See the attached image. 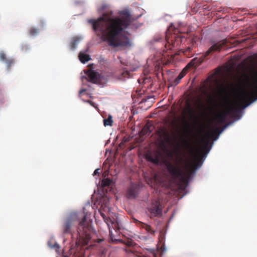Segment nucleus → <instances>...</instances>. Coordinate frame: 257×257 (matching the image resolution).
Wrapping results in <instances>:
<instances>
[{"label": "nucleus", "instance_id": "nucleus-1", "mask_svg": "<svg viewBox=\"0 0 257 257\" xmlns=\"http://www.w3.org/2000/svg\"><path fill=\"white\" fill-rule=\"evenodd\" d=\"M120 16L112 18V12L104 13L97 20H91L94 30L100 32L104 40L113 47H130L131 43L126 36H121V33L132 22V16L127 10L119 13Z\"/></svg>", "mask_w": 257, "mask_h": 257}, {"label": "nucleus", "instance_id": "nucleus-2", "mask_svg": "<svg viewBox=\"0 0 257 257\" xmlns=\"http://www.w3.org/2000/svg\"><path fill=\"white\" fill-rule=\"evenodd\" d=\"M202 163V161L201 160L199 161L198 163H195L193 166L189 167L186 170L185 173L183 172L182 169L177 164H174L167 162L166 163L165 165L168 172L173 179H178L182 182L187 183L192 175L195 174L196 169L198 167L199 164H200V165H201Z\"/></svg>", "mask_w": 257, "mask_h": 257}, {"label": "nucleus", "instance_id": "nucleus-3", "mask_svg": "<svg viewBox=\"0 0 257 257\" xmlns=\"http://www.w3.org/2000/svg\"><path fill=\"white\" fill-rule=\"evenodd\" d=\"M91 231V226L89 223L86 221V216H83L82 220L79 222L77 229V236L75 246L77 248L74 249L72 246L71 247V253H76V251L80 249L79 246H83L88 244L90 240L91 236L90 233Z\"/></svg>", "mask_w": 257, "mask_h": 257}, {"label": "nucleus", "instance_id": "nucleus-4", "mask_svg": "<svg viewBox=\"0 0 257 257\" xmlns=\"http://www.w3.org/2000/svg\"><path fill=\"white\" fill-rule=\"evenodd\" d=\"M227 40H222L213 44L208 50L200 57H195L187 64L186 68L188 67H196L200 65L205 59L206 57L215 52H220L223 47L227 46L226 45Z\"/></svg>", "mask_w": 257, "mask_h": 257}, {"label": "nucleus", "instance_id": "nucleus-5", "mask_svg": "<svg viewBox=\"0 0 257 257\" xmlns=\"http://www.w3.org/2000/svg\"><path fill=\"white\" fill-rule=\"evenodd\" d=\"M184 39L185 38L182 35L175 33L171 34L170 30H168L166 35V43L163 50V55L165 57V53H169L166 54L167 56L170 55V52H168V51L177 49Z\"/></svg>", "mask_w": 257, "mask_h": 257}, {"label": "nucleus", "instance_id": "nucleus-6", "mask_svg": "<svg viewBox=\"0 0 257 257\" xmlns=\"http://www.w3.org/2000/svg\"><path fill=\"white\" fill-rule=\"evenodd\" d=\"M250 90H243L240 93L239 100L246 103L244 104L243 108L249 105L253 101L257 99V77L250 85Z\"/></svg>", "mask_w": 257, "mask_h": 257}, {"label": "nucleus", "instance_id": "nucleus-7", "mask_svg": "<svg viewBox=\"0 0 257 257\" xmlns=\"http://www.w3.org/2000/svg\"><path fill=\"white\" fill-rule=\"evenodd\" d=\"M240 112V110L236 104L230 105L227 102V106L223 112L217 115V119L220 123H223L227 116L231 117H237Z\"/></svg>", "mask_w": 257, "mask_h": 257}, {"label": "nucleus", "instance_id": "nucleus-8", "mask_svg": "<svg viewBox=\"0 0 257 257\" xmlns=\"http://www.w3.org/2000/svg\"><path fill=\"white\" fill-rule=\"evenodd\" d=\"M101 215L102 217L104 222L107 224V226L109 228V242H114L115 241H119V240L114 239L112 234V229H114L115 231L119 230L120 229L118 222L114 219L112 220L109 217L106 216L104 213H101Z\"/></svg>", "mask_w": 257, "mask_h": 257}, {"label": "nucleus", "instance_id": "nucleus-9", "mask_svg": "<svg viewBox=\"0 0 257 257\" xmlns=\"http://www.w3.org/2000/svg\"><path fill=\"white\" fill-rule=\"evenodd\" d=\"M199 39L197 36L193 35L186 40L189 46L183 51L184 55L189 58L193 56V48L196 47L197 42L198 41Z\"/></svg>", "mask_w": 257, "mask_h": 257}, {"label": "nucleus", "instance_id": "nucleus-10", "mask_svg": "<svg viewBox=\"0 0 257 257\" xmlns=\"http://www.w3.org/2000/svg\"><path fill=\"white\" fill-rule=\"evenodd\" d=\"M148 210L153 216L161 215L162 212V206L159 200H155L153 202Z\"/></svg>", "mask_w": 257, "mask_h": 257}, {"label": "nucleus", "instance_id": "nucleus-11", "mask_svg": "<svg viewBox=\"0 0 257 257\" xmlns=\"http://www.w3.org/2000/svg\"><path fill=\"white\" fill-rule=\"evenodd\" d=\"M114 76L116 79L124 81L131 77V73L126 68L122 67L119 69Z\"/></svg>", "mask_w": 257, "mask_h": 257}, {"label": "nucleus", "instance_id": "nucleus-12", "mask_svg": "<svg viewBox=\"0 0 257 257\" xmlns=\"http://www.w3.org/2000/svg\"><path fill=\"white\" fill-rule=\"evenodd\" d=\"M73 224V220L71 217L66 218L62 226V230L63 234H71L72 235V227Z\"/></svg>", "mask_w": 257, "mask_h": 257}, {"label": "nucleus", "instance_id": "nucleus-13", "mask_svg": "<svg viewBox=\"0 0 257 257\" xmlns=\"http://www.w3.org/2000/svg\"><path fill=\"white\" fill-rule=\"evenodd\" d=\"M88 80L93 83H99L100 81V75L93 70H89L86 72Z\"/></svg>", "mask_w": 257, "mask_h": 257}, {"label": "nucleus", "instance_id": "nucleus-14", "mask_svg": "<svg viewBox=\"0 0 257 257\" xmlns=\"http://www.w3.org/2000/svg\"><path fill=\"white\" fill-rule=\"evenodd\" d=\"M139 193V188L134 185H132L130 187L126 192V195L129 199H134L138 195Z\"/></svg>", "mask_w": 257, "mask_h": 257}, {"label": "nucleus", "instance_id": "nucleus-15", "mask_svg": "<svg viewBox=\"0 0 257 257\" xmlns=\"http://www.w3.org/2000/svg\"><path fill=\"white\" fill-rule=\"evenodd\" d=\"M125 250L126 252L130 253L129 257H156L155 253L152 252H150L149 255H144L136 253L133 249L125 248Z\"/></svg>", "mask_w": 257, "mask_h": 257}, {"label": "nucleus", "instance_id": "nucleus-16", "mask_svg": "<svg viewBox=\"0 0 257 257\" xmlns=\"http://www.w3.org/2000/svg\"><path fill=\"white\" fill-rule=\"evenodd\" d=\"M146 159L148 161L151 162L154 164H158L160 161V154L155 153L154 154L148 155Z\"/></svg>", "mask_w": 257, "mask_h": 257}, {"label": "nucleus", "instance_id": "nucleus-17", "mask_svg": "<svg viewBox=\"0 0 257 257\" xmlns=\"http://www.w3.org/2000/svg\"><path fill=\"white\" fill-rule=\"evenodd\" d=\"M0 59L2 61L5 62L7 64L8 70L10 68L11 66L14 63V60L13 59L7 58L6 54L3 52L0 53Z\"/></svg>", "mask_w": 257, "mask_h": 257}, {"label": "nucleus", "instance_id": "nucleus-18", "mask_svg": "<svg viewBox=\"0 0 257 257\" xmlns=\"http://www.w3.org/2000/svg\"><path fill=\"white\" fill-rule=\"evenodd\" d=\"M78 57L80 61L83 63H85L90 60V56L83 52H80Z\"/></svg>", "mask_w": 257, "mask_h": 257}, {"label": "nucleus", "instance_id": "nucleus-19", "mask_svg": "<svg viewBox=\"0 0 257 257\" xmlns=\"http://www.w3.org/2000/svg\"><path fill=\"white\" fill-rule=\"evenodd\" d=\"M188 113L190 118L195 121H197L198 120V117L195 112V111L191 107L190 105L188 104Z\"/></svg>", "mask_w": 257, "mask_h": 257}, {"label": "nucleus", "instance_id": "nucleus-20", "mask_svg": "<svg viewBox=\"0 0 257 257\" xmlns=\"http://www.w3.org/2000/svg\"><path fill=\"white\" fill-rule=\"evenodd\" d=\"M209 134H206L205 137L202 140V142L203 143V149L206 150L208 153L209 151V149H208V143L209 140L208 139L209 138Z\"/></svg>", "mask_w": 257, "mask_h": 257}, {"label": "nucleus", "instance_id": "nucleus-21", "mask_svg": "<svg viewBox=\"0 0 257 257\" xmlns=\"http://www.w3.org/2000/svg\"><path fill=\"white\" fill-rule=\"evenodd\" d=\"M80 40V37H75L73 38L70 44V46L72 50H74L76 48L77 45Z\"/></svg>", "mask_w": 257, "mask_h": 257}, {"label": "nucleus", "instance_id": "nucleus-22", "mask_svg": "<svg viewBox=\"0 0 257 257\" xmlns=\"http://www.w3.org/2000/svg\"><path fill=\"white\" fill-rule=\"evenodd\" d=\"M187 68H184V69L180 73L177 78L174 80V84L177 85L179 83L180 80L184 77L186 74Z\"/></svg>", "mask_w": 257, "mask_h": 257}, {"label": "nucleus", "instance_id": "nucleus-23", "mask_svg": "<svg viewBox=\"0 0 257 257\" xmlns=\"http://www.w3.org/2000/svg\"><path fill=\"white\" fill-rule=\"evenodd\" d=\"M141 227L145 229V230L151 235H154L156 232V231L152 229V227L150 225L147 224L145 223H143Z\"/></svg>", "mask_w": 257, "mask_h": 257}, {"label": "nucleus", "instance_id": "nucleus-24", "mask_svg": "<svg viewBox=\"0 0 257 257\" xmlns=\"http://www.w3.org/2000/svg\"><path fill=\"white\" fill-rule=\"evenodd\" d=\"M153 127V126L148 123L145 125L142 131L143 132H144V134L150 135V134L152 131Z\"/></svg>", "mask_w": 257, "mask_h": 257}, {"label": "nucleus", "instance_id": "nucleus-25", "mask_svg": "<svg viewBox=\"0 0 257 257\" xmlns=\"http://www.w3.org/2000/svg\"><path fill=\"white\" fill-rule=\"evenodd\" d=\"M113 120L111 116L109 115V116L106 118L103 119V124L105 126H111L112 125Z\"/></svg>", "mask_w": 257, "mask_h": 257}, {"label": "nucleus", "instance_id": "nucleus-26", "mask_svg": "<svg viewBox=\"0 0 257 257\" xmlns=\"http://www.w3.org/2000/svg\"><path fill=\"white\" fill-rule=\"evenodd\" d=\"M112 183V181L109 179H105L102 180L101 185L103 187L109 186Z\"/></svg>", "mask_w": 257, "mask_h": 257}, {"label": "nucleus", "instance_id": "nucleus-27", "mask_svg": "<svg viewBox=\"0 0 257 257\" xmlns=\"http://www.w3.org/2000/svg\"><path fill=\"white\" fill-rule=\"evenodd\" d=\"M123 243L127 245L128 247L133 246L134 245V242L132 239H127L123 241Z\"/></svg>", "mask_w": 257, "mask_h": 257}, {"label": "nucleus", "instance_id": "nucleus-28", "mask_svg": "<svg viewBox=\"0 0 257 257\" xmlns=\"http://www.w3.org/2000/svg\"><path fill=\"white\" fill-rule=\"evenodd\" d=\"M38 32V30L35 28L33 27L29 30V34L31 36H35Z\"/></svg>", "mask_w": 257, "mask_h": 257}, {"label": "nucleus", "instance_id": "nucleus-29", "mask_svg": "<svg viewBox=\"0 0 257 257\" xmlns=\"http://www.w3.org/2000/svg\"><path fill=\"white\" fill-rule=\"evenodd\" d=\"M164 239H165V234L162 231H161L160 232L159 239L160 242L163 243V245H164Z\"/></svg>", "mask_w": 257, "mask_h": 257}, {"label": "nucleus", "instance_id": "nucleus-30", "mask_svg": "<svg viewBox=\"0 0 257 257\" xmlns=\"http://www.w3.org/2000/svg\"><path fill=\"white\" fill-rule=\"evenodd\" d=\"M132 220L133 222L136 223L139 226L142 227V225L143 224V222L137 220V219L135 218H132Z\"/></svg>", "mask_w": 257, "mask_h": 257}, {"label": "nucleus", "instance_id": "nucleus-31", "mask_svg": "<svg viewBox=\"0 0 257 257\" xmlns=\"http://www.w3.org/2000/svg\"><path fill=\"white\" fill-rule=\"evenodd\" d=\"M165 140L167 143H170L171 142V139L167 133L165 134Z\"/></svg>", "mask_w": 257, "mask_h": 257}, {"label": "nucleus", "instance_id": "nucleus-32", "mask_svg": "<svg viewBox=\"0 0 257 257\" xmlns=\"http://www.w3.org/2000/svg\"><path fill=\"white\" fill-rule=\"evenodd\" d=\"M87 102H89L90 103V104L92 106H93V107H95V103L90 100H87Z\"/></svg>", "mask_w": 257, "mask_h": 257}, {"label": "nucleus", "instance_id": "nucleus-33", "mask_svg": "<svg viewBox=\"0 0 257 257\" xmlns=\"http://www.w3.org/2000/svg\"><path fill=\"white\" fill-rule=\"evenodd\" d=\"M99 170V169H96V170L94 171V172H93V175L94 176V175H96V174H98V173H99V172H98Z\"/></svg>", "mask_w": 257, "mask_h": 257}, {"label": "nucleus", "instance_id": "nucleus-34", "mask_svg": "<svg viewBox=\"0 0 257 257\" xmlns=\"http://www.w3.org/2000/svg\"><path fill=\"white\" fill-rule=\"evenodd\" d=\"M184 124H185V126L187 127V128H189V124L187 121H184Z\"/></svg>", "mask_w": 257, "mask_h": 257}, {"label": "nucleus", "instance_id": "nucleus-35", "mask_svg": "<svg viewBox=\"0 0 257 257\" xmlns=\"http://www.w3.org/2000/svg\"><path fill=\"white\" fill-rule=\"evenodd\" d=\"M196 154L197 157H199L200 155V152L199 150H197L196 151Z\"/></svg>", "mask_w": 257, "mask_h": 257}, {"label": "nucleus", "instance_id": "nucleus-36", "mask_svg": "<svg viewBox=\"0 0 257 257\" xmlns=\"http://www.w3.org/2000/svg\"><path fill=\"white\" fill-rule=\"evenodd\" d=\"M85 90H85V89H82L80 90L79 91V95H81L82 93H83L84 92H85Z\"/></svg>", "mask_w": 257, "mask_h": 257}, {"label": "nucleus", "instance_id": "nucleus-37", "mask_svg": "<svg viewBox=\"0 0 257 257\" xmlns=\"http://www.w3.org/2000/svg\"><path fill=\"white\" fill-rule=\"evenodd\" d=\"M53 247H58V244H57V243H55Z\"/></svg>", "mask_w": 257, "mask_h": 257}, {"label": "nucleus", "instance_id": "nucleus-38", "mask_svg": "<svg viewBox=\"0 0 257 257\" xmlns=\"http://www.w3.org/2000/svg\"><path fill=\"white\" fill-rule=\"evenodd\" d=\"M202 102H201V101H199V105H202Z\"/></svg>", "mask_w": 257, "mask_h": 257}, {"label": "nucleus", "instance_id": "nucleus-39", "mask_svg": "<svg viewBox=\"0 0 257 257\" xmlns=\"http://www.w3.org/2000/svg\"><path fill=\"white\" fill-rule=\"evenodd\" d=\"M103 62L104 63H105V62H106V60H103Z\"/></svg>", "mask_w": 257, "mask_h": 257}, {"label": "nucleus", "instance_id": "nucleus-40", "mask_svg": "<svg viewBox=\"0 0 257 257\" xmlns=\"http://www.w3.org/2000/svg\"><path fill=\"white\" fill-rule=\"evenodd\" d=\"M88 48H87V49L86 50L85 52H87V51H88Z\"/></svg>", "mask_w": 257, "mask_h": 257}]
</instances>
